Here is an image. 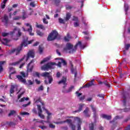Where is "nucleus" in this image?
<instances>
[{
	"label": "nucleus",
	"instance_id": "1",
	"mask_svg": "<svg viewBox=\"0 0 130 130\" xmlns=\"http://www.w3.org/2000/svg\"><path fill=\"white\" fill-rule=\"evenodd\" d=\"M78 46H79L81 49H84L85 48V46L82 45V42L81 41H79L74 46V45L70 43H68L66 44V47L63 48V50L64 51H68V50H70L69 51V53H74V52H76V51L77 50V47H78Z\"/></svg>",
	"mask_w": 130,
	"mask_h": 130
},
{
	"label": "nucleus",
	"instance_id": "2",
	"mask_svg": "<svg viewBox=\"0 0 130 130\" xmlns=\"http://www.w3.org/2000/svg\"><path fill=\"white\" fill-rule=\"evenodd\" d=\"M33 42V40L28 41V38L26 39L23 40V41L20 46L16 48L13 49L11 50L10 52V54H12L16 52V55H18L19 53H20L21 50H22V48H23V46L26 47L28 44H31Z\"/></svg>",
	"mask_w": 130,
	"mask_h": 130
},
{
	"label": "nucleus",
	"instance_id": "3",
	"mask_svg": "<svg viewBox=\"0 0 130 130\" xmlns=\"http://www.w3.org/2000/svg\"><path fill=\"white\" fill-rule=\"evenodd\" d=\"M34 101L37 104L39 116L42 119H44V115L41 114L42 113V106H45L44 102L41 100L40 98H38V99L36 98L34 99Z\"/></svg>",
	"mask_w": 130,
	"mask_h": 130
},
{
	"label": "nucleus",
	"instance_id": "4",
	"mask_svg": "<svg viewBox=\"0 0 130 130\" xmlns=\"http://www.w3.org/2000/svg\"><path fill=\"white\" fill-rule=\"evenodd\" d=\"M34 59L31 60L29 63L27 64L26 67V73L25 74L24 72H21L20 74L23 78H26V77H28L29 75V73H32L33 72V69H34V64H32V63H34Z\"/></svg>",
	"mask_w": 130,
	"mask_h": 130
},
{
	"label": "nucleus",
	"instance_id": "5",
	"mask_svg": "<svg viewBox=\"0 0 130 130\" xmlns=\"http://www.w3.org/2000/svg\"><path fill=\"white\" fill-rule=\"evenodd\" d=\"M66 82H67V78L64 77H63L62 80L58 82L59 84H63V90H62V92L64 94H67L68 93H70V92H72L73 89L75 88V86H71L70 87H69L68 90L66 89V87H67V85Z\"/></svg>",
	"mask_w": 130,
	"mask_h": 130
},
{
	"label": "nucleus",
	"instance_id": "6",
	"mask_svg": "<svg viewBox=\"0 0 130 130\" xmlns=\"http://www.w3.org/2000/svg\"><path fill=\"white\" fill-rule=\"evenodd\" d=\"M58 39V40L61 39L60 36L58 35V32L56 30H52L51 32L48 35L47 39V41H53L55 39Z\"/></svg>",
	"mask_w": 130,
	"mask_h": 130
},
{
	"label": "nucleus",
	"instance_id": "7",
	"mask_svg": "<svg viewBox=\"0 0 130 130\" xmlns=\"http://www.w3.org/2000/svg\"><path fill=\"white\" fill-rule=\"evenodd\" d=\"M26 28L22 27V29L24 32H28L30 36H34V33H32L33 28H32V25L30 23H25Z\"/></svg>",
	"mask_w": 130,
	"mask_h": 130
},
{
	"label": "nucleus",
	"instance_id": "8",
	"mask_svg": "<svg viewBox=\"0 0 130 130\" xmlns=\"http://www.w3.org/2000/svg\"><path fill=\"white\" fill-rule=\"evenodd\" d=\"M54 64H56L55 62H51L47 63V64L42 67V70L43 71H48L49 69H52V66H54Z\"/></svg>",
	"mask_w": 130,
	"mask_h": 130
},
{
	"label": "nucleus",
	"instance_id": "9",
	"mask_svg": "<svg viewBox=\"0 0 130 130\" xmlns=\"http://www.w3.org/2000/svg\"><path fill=\"white\" fill-rule=\"evenodd\" d=\"M30 57L31 58L35 57V51H34V50H30L28 52L25 61H28Z\"/></svg>",
	"mask_w": 130,
	"mask_h": 130
},
{
	"label": "nucleus",
	"instance_id": "10",
	"mask_svg": "<svg viewBox=\"0 0 130 130\" xmlns=\"http://www.w3.org/2000/svg\"><path fill=\"white\" fill-rule=\"evenodd\" d=\"M130 98V95L129 93H128L127 92H125L123 95V99L122 101L123 102V106H126V101L127 99H129Z\"/></svg>",
	"mask_w": 130,
	"mask_h": 130
},
{
	"label": "nucleus",
	"instance_id": "11",
	"mask_svg": "<svg viewBox=\"0 0 130 130\" xmlns=\"http://www.w3.org/2000/svg\"><path fill=\"white\" fill-rule=\"evenodd\" d=\"M75 120L77 121L78 122V128L77 130H81L82 128H81V125L82 124V121L81 120V119L79 117H76L75 118Z\"/></svg>",
	"mask_w": 130,
	"mask_h": 130
},
{
	"label": "nucleus",
	"instance_id": "12",
	"mask_svg": "<svg viewBox=\"0 0 130 130\" xmlns=\"http://www.w3.org/2000/svg\"><path fill=\"white\" fill-rule=\"evenodd\" d=\"M16 78H18V81L19 82H21V83H23V84H26V79L23 78V76L21 75H17Z\"/></svg>",
	"mask_w": 130,
	"mask_h": 130
},
{
	"label": "nucleus",
	"instance_id": "13",
	"mask_svg": "<svg viewBox=\"0 0 130 130\" xmlns=\"http://www.w3.org/2000/svg\"><path fill=\"white\" fill-rule=\"evenodd\" d=\"M42 109L43 110H45V111H46V113L48 114V116L47 117L48 120L49 119H50V118L51 117H50V115H51V114H52L51 113H49L48 110H47V109H45V106H42Z\"/></svg>",
	"mask_w": 130,
	"mask_h": 130
},
{
	"label": "nucleus",
	"instance_id": "14",
	"mask_svg": "<svg viewBox=\"0 0 130 130\" xmlns=\"http://www.w3.org/2000/svg\"><path fill=\"white\" fill-rule=\"evenodd\" d=\"M0 41L2 42V43L3 44H4V45H7L9 42H10V40H8V39L4 38L3 40L0 38Z\"/></svg>",
	"mask_w": 130,
	"mask_h": 130
},
{
	"label": "nucleus",
	"instance_id": "15",
	"mask_svg": "<svg viewBox=\"0 0 130 130\" xmlns=\"http://www.w3.org/2000/svg\"><path fill=\"white\" fill-rule=\"evenodd\" d=\"M2 22L3 23H5V25H8V23H9V17L7 15H5L4 16V19H3Z\"/></svg>",
	"mask_w": 130,
	"mask_h": 130
},
{
	"label": "nucleus",
	"instance_id": "16",
	"mask_svg": "<svg viewBox=\"0 0 130 130\" xmlns=\"http://www.w3.org/2000/svg\"><path fill=\"white\" fill-rule=\"evenodd\" d=\"M95 81V80L92 79L90 83H88L86 84H85L84 86V88H89V87H91L92 86H94V83L93 82Z\"/></svg>",
	"mask_w": 130,
	"mask_h": 130
},
{
	"label": "nucleus",
	"instance_id": "17",
	"mask_svg": "<svg viewBox=\"0 0 130 130\" xmlns=\"http://www.w3.org/2000/svg\"><path fill=\"white\" fill-rule=\"evenodd\" d=\"M24 59H25V58L22 57L18 61L13 62V63H10L9 64L10 66H16L17 64H19L20 62H21V61H23Z\"/></svg>",
	"mask_w": 130,
	"mask_h": 130
},
{
	"label": "nucleus",
	"instance_id": "18",
	"mask_svg": "<svg viewBox=\"0 0 130 130\" xmlns=\"http://www.w3.org/2000/svg\"><path fill=\"white\" fill-rule=\"evenodd\" d=\"M89 108L87 107L83 111V113L86 117H90V114H89Z\"/></svg>",
	"mask_w": 130,
	"mask_h": 130
},
{
	"label": "nucleus",
	"instance_id": "19",
	"mask_svg": "<svg viewBox=\"0 0 130 130\" xmlns=\"http://www.w3.org/2000/svg\"><path fill=\"white\" fill-rule=\"evenodd\" d=\"M72 17V14L71 13L68 12L66 13V17L64 18V20L66 22H68L69 20L71 19V17Z\"/></svg>",
	"mask_w": 130,
	"mask_h": 130
},
{
	"label": "nucleus",
	"instance_id": "20",
	"mask_svg": "<svg viewBox=\"0 0 130 130\" xmlns=\"http://www.w3.org/2000/svg\"><path fill=\"white\" fill-rule=\"evenodd\" d=\"M72 69H71V71L72 74H74V76H75V78L76 79V78H77V76L78 75V72L77 71V70L76 69H74V65L72 64Z\"/></svg>",
	"mask_w": 130,
	"mask_h": 130
},
{
	"label": "nucleus",
	"instance_id": "21",
	"mask_svg": "<svg viewBox=\"0 0 130 130\" xmlns=\"http://www.w3.org/2000/svg\"><path fill=\"white\" fill-rule=\"evenodd\" d=\"M101 116L103 117V118L107 119V120H110V119H111V116L110 115H107L106 114H103L101 115Z\"/></svg>",
	"mask_w": 130,
	"mask_h": 130
},
{
	"label": "nucleus",
	"instance_id": "22",
	"mask_svg": "<svg viewBox=\"0 0 130 130\" xmlns=\"http://www.w3.org/2000/svg\"><path fill=\"white\" fill-rule=\"evenodd\" d=\"M41 77H44L45 78H48L51 76L50 75V73L48 72L42 73L41 74Z\"/></svg>",
	"mask_w": 130,
	"mask_h": 130
},
{
	"label": "nucleus",
	"instance_id": "23",
	"mask_svg": "<svg viewBox=\"0 0 130 130\" xmlns=\"http://www.w3.org/2000/svg\"><path fill=\"white\" fill-rule=\"evenodd\" d=\"M84 106H85V104H80L78 110L75 111V112H80V111H82V110H83V107H84Z\"/></svg>",
	"mask_w": 130,
	"mask_h": 130
},
{
	"label": "nucleus",
	"instance_id": "24",
	"mask_svg": "<svg viewBox=\"0 0 130 130\" xmlns=\"http://www.w3.org/2000/svg\"><path fill=\"white\" fill-rule=\"evenodd\" d=\"M71 36L70 35V33H68L67 34V36L64 37V40L65 41H67V42H69L70 41V39H71Z\"/></svg>",
	"mask_w": 130,
	"mask_h": 130
},
{
	"label": "nucleus",
	"instance_id": "25",
	"mask_svg": "<svg viewBox=\"0 0 130 130\" xmlns=\"http://www.w3.org/2000/svg\"><path fill=\"white\" fill-rule=\"evenodd\" d=\"M6 63V61H0V74L4 71L2 64Z\"/></svg>",
	"mask_w": 130,
	"mask_h": 130
},
{
	"label": "nucleus",
	"instance_id": "26",
	"mask_svg": "<svg viewBox=\"0 0 130 130\" xmlns=\"http://www.w3.org/2000/svg\"><path fill=\"white\" fill-rule=\"evenodd\" d=\"M15 85H11V88H10V96L12 97V95L11 94H14L15 93Z\"/></svg>",
	"mask_w": 130,
	"mask_h": 130
},
{
	"label": "nucleus",
	"instance_id": "27",
	"mask_svg": "<svg viewBox=\"0 0 130 130\" xmlns=\"http://www.w3.org/2000/svg\"><path fill=\"white\" fill-rule=\"evenodd\" d=\"M43 50H44V48L40 45L39 46V52L40 54H42V53H43Z\"/></svg>",
	"mask_w": 130,
	"mask_h": 130
},
{
	"label": "nucleus",
	"instance_id": "28",
	"mask_svg": "<svg viewBox=\"0 0 130 130\" xmlns=\"http://www.w3.org/2000/svg\"><path fill=\"white\" fill-rule=\"evenodd\" d=\"M36 27L37 28H39V29H42L43 30L45 29V28L44 27V25L42 24H38L37 23H36Z\"/></svg>",
	"mask_w": 130,
	"mask_h": 130
},
{
	"label": "nucleus",
	"instance_id": "29",
	"mask_svg": "<svg viewBox=\"0 0 130 130\" xmlns=\"http://www.w3.org/2000/svg\"><path fill=\"white\" fill-rule=\"evenodd\" d=\"M27 18V15H26V12H25V10H22V20H25Z\"/></svg>",
	"mask_w": 130,
	"mask_h": 130
},
{
	"label": "nucleus",
	"instance_id": "30",
	"mask_svg": "<svg viewBox=\"0 0 130 130\" xmlns=\"http://www.w3.org/2000/svg\"><path fill=\"white\" fill-rule=\"evenodd\" d=\"M37 35H39V36H40V37H42V36H43V35H44V34L42 32H41V31L38 30H37Z\"/></svg>",
	"mask_w": 130,
	"mask_h": 130
},
{
	"label": "nucleus",
	"instance_id": "31",
	"mask_svg": "<svg viewBox=\"0 0 130 130\" xmlns=\"http://www.w3.org/2000/svg\"><path fill=\"white\" fill-rule=\"evenodd\" d=\"M69 126L72 130H76V125L73 124L72 123H71L70 124Z\"/></svg>",
	"mask_w": 130,
	"mask_h": 130
},
{
	"label": "nucleus",
	"instance_id": "32",
	"mask_svg": "<svg viewBox=\"0 0 130 130\" xmlns=\"http://www.w3.org/2000/svg\"><path fill=\"white\" fill-rule=\"evenodd\" d=\"M34 77H37V78H40V73L39 72H35L33 73Z\"/></svg>",
	"mask_w": 130,
	"mask_h": 130
},
{
	"label": "nucleus",
	"instance_id": "33",
	"mask_svg": "<svg viewBox=\"0 0 130 130\" xmlns=\"http://www.w3.org/2000/svg\"><path fill=\"white\" fill-rule=\"evenodd\" d=\"M16 111L15 110H11L10 111V112L8 114V116H12V115H14V114H15Z\"/></svg>",
	"mask_w": 130,
	"mask_h": 130
},
{
	"label": "nucleus",
	"instance_id": "34",
	"mask_svg": "<svg viewBox=\"0 0 130 130\" xmlns=\"http://www.w3.org/2000/svg\"><path fill=\"white\" fill-rule=\"evenodd\" d=\"M25 100L26 101H28V100H29V98H22V99H21L20 100H19V102H24V101H25Z\"/></svg>",
	"mask_w": 130,
	"mask_h": 130
},
{
	"label": "nucleus",
	"instance_id": "35",
	"mask_svg": "<svg viewBox=\"0 0 130 130\" xmlns=\"http://www.w3.org/2000/svg\"><path fill=\"white\" fill-rule=\"evenodd\" d=\"M117 119H119V116H116V117H115L113 120L112 121H110V123H113V122H114V121H115Z\"/></svg>",
	"mask_w": 130,
	"mask_h": 130
},
{
	"label": "nucleus",
	"instance_id": "36",
	"mask_svg": "<svg viewBox=\"0 0 130 130\" xmlns=\"http://www.w3.org/2000/svg\"><path fill=\"white\" fill-rule=\"evenodd\" d=\"M50 59V58H49V57L45 58L44 60H43L41 62V64H42V63H44V62H46V61H48V60H49Z\"/></svg>",
	"mask_w": 130,
	"mask_h": 130
},
{
	"label": "nucleus",
	"instance_id": "37",
	"mask_svg": "<svg viewBox=\"0 0 130 130\" xmlns=\"http://www.w3.org/2000/svg\"><path fill=\"white\" fill-rule=\"evenodd\" d=\"M124 9H125V12L126 13H127V11H128V9H129V7L127 4L124 5Z\"/></svg>",
	"mask_w": 130,
	"mask_h": 130
},
{
	"label": "nucleus",
	"instance_id": "38",
	"mask_svg": "<svg viewBox=\"0 0 130 130\" xmlns=\"http://www.w3.org/2000/svg\"><path fill=\"white\" fill-rule=\"evenodd\" d=\"M48 79L49 81V84H51L53 81V78H52V77L51 76L50 77L48 78Z\"/></svg>",
	"mask_w": 130,
	"mask_h": 130
},
{
	"label": "nucleus",
	"instance_id": "39",
	"mask_svg": "<svg viewBox=\"0 0 130 130\" xmlns=\"http://www.w3.org/2000/svg\"><path fill=\"white\" fill-rule=\"evenodd\" d=\"M20 115H29V113L27 112H21L20 113Z\"/></svg>",
	"mask_w": 130,
	"mask_h": 130
},
{
	"label": "nucleus",
	"instance_id": "40",
	"mask_svg": "<svg viewBox=\"0 0 130 130\" xmlns=\"http://www.w3.org/2000/svg\"><path fill=\"white\" fill-rule=\"evenodd\" d=\"M58 21L60 24H64V20L62 19V18H59Z\"/></svg>",
	"mask_w": 130,
	"mask_h": 130
},
{
	"label": "nucleus",
	"instance_id": "41",
	"mask_svg": "<svg viewBox=\"0 0 130 130\" xmlns=\"http://www.w3.org/2000/svg\"><path fill=\"white\" fill-rule=\"evenodd\" d=\"M93 117L94 118V120L95 121H96V119H97V118H98V115L97 114V113H93Z\"/></svg>",
	"mask_w": 130,
	"mask_h": 130
},
{
	"label": "nucleus",
	"instance_id": "42",
	"mask_svg": "<svg viewBox=\"0 0 130 130\" xmlns=\"http://www.w3.org/2000/svg\"><path fill=\"white\" fill-rule=\"evenodd\" d=\"M66 123V121H57L55 122L56 124H62V123Z\"/></svg>",
	"mask_w": 130,
	"mask_h": 130
},
{
	"label": "nucleus",
	"instance_id": "43",
	"mask_svg": "<svg viewBox=\"0 0 130 130\" xmlns=\"http://www.w3.org/2000/svg\"><path fill=\"white\" fill-rule=\"evenodd\" d=\"M129 47H130V44H127L125 45V49L126 50H128V49H129Z\"/></svg>",
	"mask_w": 130,
	"mask_h": 130
},
{
	"label": "nucleus",
	"instance_id": "44",
	"mask_svg": "<svg viewBox=\"0 0 130 130\" xmlns=\"http://www.w3.org/2000/svg\"><path fill=\"white\" fill-rule=\"evenodd\" d=\"M49 126L50 128H55V125H54L52 123H49Z\"/></svg>",
	"mask_w": 130,
	"mask_h": 130
},
{
	"label": "nucleus",
	"instance_id": "45",
	"mask_svg": "<svg viewBox=\"0 0 130 130\" xmlns=\"http://www.w3.org/2000/svg\"><path fill=\"white\" fill-rule=\"evenodd\" d=\"M21 19V16H16L13 18L14 21H18V20H20Z\"/></svg>",
	"mask_w": 130,
	"mask_h": 130
},
{
	"label": "nucleus",
	"instance_id": "46",
	"mask_svg": "<svg viewBox=\"0 0 130 130\" xmlns=\"http://www.w3.org/2000/svg\"><path fill=\"white\" fill-rule=\"evenodd\" d=\"M54 3L55 5H56L57 6H58L60 3V0H54Z\"/></svg>",
	"mask_w": 130,
	"mask_h": 130
},
{
	"label": "nucleus",
	"instance_id": "47",
	"mask_svg": "<svg viewBox=\"0 0 130 130\" xmlns=\"http://www.w3.org/2000/svg\"><path fill=\"white\" fill-rule=\"evenodd\" d=\"M39 127H40V128H41V129H45L47 128V126L45 125H43V126L40 125L39 126Z\"/></svg>",
	"mask_w": 130,
	"mask_h": 130
},
{
	"label": "nucleus",
	"instance_id": "48",
	"mask_svg": "<svg viewBox=\"0 0 130 130\" xmlns=\"http://www.w3.org/2000/svg\"><path fill=\"white\" fill-rule=\"evenodd\" d=\"M104 84L106 86V87H108V88H110V84L107 83V81L104 82Z\"/></svg>",
	"mask_w": 130,
	"mask_h": 130
},
{
	"label": "nucleus",
	"instance_id": "49",
	"mask_svg": "<svg viewBox=\"0 0 130 130\" xmlns=\"http://www.w3.org/2000/svg\"><path fill=\"white\" fill-rule=\"evenodd\" d=\"M66 10H72L73 9V7L70 6V5H67L66 6Z\"/></svg>",
	"mask_w": 130,
	"mask_h": 130
},
{
	"label": "nucleus",
	"instance_id": "50",
	"mask_svg": "<svg viewBox=\"0 0 130 130\" xmlns=\"http://www.w3.org/2000/svg\"><path fill=\"white\" fill-rule=\"evenodd\" d=\"M72 21H75L76 22H78L79 21V19L78 18V17H77L76 16H73V18L72 19Z\"/></svg>",
	"mask_w": 130,
	"mask_h": 130
},
{
	"label": "nucleus",
	"instance_id": "51",
	"mask_svg": "<svg viewBox=\"0 0 130 130\" xmlns=\"http://www.w3.org/2000/svg\"><path fill=\"white\" fill-rule=\"evenodd\" d=\"M90 107L91 108V109H92L93 113H95L96 112V108H94V106L91 105Z\"/></svg>",
	"mask_w": 130,
	"mask_h": 130
},
{
	"label": "nucleus",
	"instance_id": "52",
	"mask_svg": "<svg viewBox=\"0 0 130 130\" xmlns=\"http://www.w3.org/2000/svg\"><path fill=\"white\" fill-rule=\"evenodd\" d=\"M43 22L44 24H46V25H47V24H48V21H47L46 20V18H43Z\"/></svg>",
	"mask_w": 130,
	"mask_h": 130
},
{
	"label": "nucleus",
	"instance_id": "53",
	"mask_svg": "<svg viewBox=\"0 0 130 130\" xmlns=\"http://www.w3.org/2000/svg\"><path fill=\"white\" fill-rule=\"evenodd\" d=\"M9 35V33L8 32H2V36L3 37H7Z\"/></svg>",
	"mask_w": 130,
	"mask_h": 130
},
{
	"label": "nucleus",
	"instance_id": "54",
	"mask_svg": "<svg viewBox=\"0 0 130 130\" xmlns=\"http://www.w3.org/2000/svg\"><path fill=\"white\" fill-rule=\"evenodd\" d=\"M43 86L41 85L39 88H38V91H43L44 90Z\"/></svg>",
	"mask_w": 130,
	"mask_h": 130
},
{
	"label": "nucleus",
	"instance_id": "55",
	"mask_svg": "<svg viewBox=\"0 0 130 130\" xmlns=\"http://www.w3.org/2000/svg\"><path fill=\"white\" fill-rule=\"evenodd\" d=\"M85 98H86V96L83 95L79 98V100L80 101H83V100H85Z\"/></svg>",
	"mask_w": 130,
	"mask_h": 130
},
{
	"label": "nucleus",
	"instance_id": "56",
	"mask_svg": "<svg viewBox=\"0 0 130 130\" xmlns=\"http://www.w3.org/2000/svg\"><path fill=\"white\" fill-rule=\"evenodd\" d=\"M29 5L31 7H32V8H35V2H31Z\"/></svg>",
	"mask_w": 130,
	"mask_h": 130
},
{
	"label": "nucleus",
	"instance_id": "57",
	"mask_svg": "<svg viewBox=\"0 0 130 130\" xmlns=\"http://www.w3.org/2000/svg\"><path fill=\"white\" fill-rule=\"evenodd\" d=\"M30 102H28L27 104L22 105L23 107H27L28 105H30Z\"/></svg>",
	"mask_w": 130,
	"mask_h": 130
},
{
	"label": "nucleus",
	"instance_id": "58",
	"mask_svg": "<svg viewBox=\"0 0 130 130\" xmlns=\"http://www.w3.org/2000/svg\"><path fill=\"white\" fill-rule=\"evenodd\" d=\"M76 94L77 96V97H80V96H81L82 93H79V91H76Z\"/></svg>",
	"mask_w": 130,
	"mask_h": 130
},
{
	"label": "nucleus",
	"instance_id": "59",
	"mask_svg": "<svg viewBox=\"0 0 130 130\" xmlns=\"http://www.w3.org/2000/svg\"><path fill=\"white\" fill-rule=\"evenodd\" d=\"M61 62L63 63V66H67V61H66V60H63V59L61 60Z\"/></svg>",
	"mask_w": 130,
	"mask_h": 130
},
{
	"label": "nucleus",
	"instance_id": "60",
	"mask_svg": "<svg viewBox=\"0 0 130 130\" xmlns=\"http://www.w3.org/2000/svg\"><path fill=\"white\" fill-rule=\"evenodd\" d=\"M6 8V4L2 3L1 4V9H5Z\"/></svg>",
	"mask_w": 130,
	"mask_h": 130
},
{
	"label": "nucleus",
	"instance_id": "61",
	"mask_svg": "<svg viewBox=\"0 0 130 130\" xmlns=\"http://www.w3.org/2000/svg\"><path fill=\"white\" fill-rule=\"evenodd\" d=\"M35 82H36V84H37V85H39V84H40V83H41V82H40V81L38 80V79H36L35 80Z\"/></svg>",
	"mask_w": 130,
	"mask_h": 130
},
{
	"label": "nucleus",
	"instance_id": "62",
	"mask_svg": "<svg viewBox=\"0 0 130 130\" xmlns=\"http://www.w3.org/2000/svg\"><path fill=\"white\" fill-rule=\"evenodd\" d=\"M80 24H79V23L76 22L74 23V27H78V26H79Z\"/></svg>",
	"mask_w": 130,
	"mask_h": 130
},
{
	"label": "nucleus",
	"instance_id": "63",
	"mask_svg": "<svg viewBox=\"0 0 130 130\" xmlns=\"http://www.w3.org/2000/svg\"><path fill=\"white\" fill-rule=\"evenodd\" d=\"M93 99V98H88L86 99V101L90 102L92 101V100Z\"/></svg>",
	"mask_w": 130,
	"mask_h": 130
},
{
	"label": "nucleus",
	"instance_id": "64",
	"mask_svg": "<svg viewBox=\"0 0 130 130\" xmlns=\"http://www.w3.org/2000/svg\"><path fill=\"white\" fill-rule=\"evenodd\" d=\"M60 75H61V74H60V72H57V73H56V77L57 78H59V77H60Z\"/></svg>",
	"mask_w": 130,
	"mask_h": 130
}]
</instances>
